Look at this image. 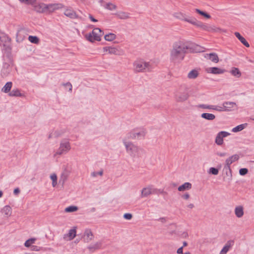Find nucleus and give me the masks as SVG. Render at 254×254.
<instances>
[{"instance_id": "f257e3e1", "label": "nucleus", "mask_w": 254, "mask_h": 254, "mask_svg": "<svg viewBox=\"0 0 254 254\" xmlns=\"http://www.w3.org/2000/svg\"><path fill=\"white\" fill-rule=\"evenodd\" d=\"M199 48L200 46L194 43L181 40L176 41L170 50V59L173 63H180L184 59L186 54L198 52Z\"/></svg>"}, {"instance_id": "4be33fe9", "label": "nucleus", "mask_w": 254, "mask_h": 254, "mask_svg": "<svg viewBox=\"0 0 254 254\" xmlns=\"http://www.w3.org/2000/svg\"><path fill=\"white\" fill-rule=\"evenodd\" d=\"M152 193L151 189L150 187H146L143 188L141 190V197H147L148 195Z\"/></svg>"}, {"instance_id": "e2e57ef3", "label": "nucleus", "mask_w": 254, "mask_h": 254, "mask_svg": "<svg viewBox=\"0 0 254 254\" xmlns=\"http://www.w3.org/2000/svg\"><path fill=\"white\" fill-rule=\"evenodd\" d=\"M187 245H188V243H187V242H186V241H184V242H183V246L182 247H186V246H187Z\"/></svg>"}, {"instance_id": "09e8293b", "label": "nucleus", "mask_w": 254, "mask_h": 254, "mask_svg": "<svg viewBox=\"0 0 254 254\" xmlns=\"http://www.w3.org/2000/svg\"><path fill=\"white\" fill-rule=\"evenodd\" d=\"M248 173V169L247 168H241L239 170V174L242 176H244Z\"/></svg>"}, {"instance_id": "de8ad7c7", "label": "nucleus", "mask_w": 254, "mask_h": 254, "mask_svg": "<svg viewBox=\"0 0 254 254\" xmlns=\"http://www.w3.org/2000/svg\"><path fill=\"white\" fill-rule=\"evenodd\" d=\"M212 110L217 111L218 112L225 111H224V109L223 108V107H220V106H215V105H213V107L212 108Z\"/></svg>"}, {"instance_id": "13d9d810", "label": "nucleus", "mask_w": 254, "mask_h": 254, "mask_svg": "<svg viewBox=\"0 0 254 254\" xmlns=\"http://www.w3.org/2000/svg\"><path fill=\"white\" fill-rule=\"evenodd\" d=\"M216 155L220 157H224L226 156L227 154L225 152H217Z\"/></svg>"}, {"instance_id": "a19ab883", "label": "nucleus", "mask_w": 254, "mask_h": 254, "mask_svg": "<svg viewBox=\"0 0 254 254\" xmlns=\"http://www.w3.org/2000/svg\"><path fill=\"white\" fill-rule=\"evenodd\" d=\"M197 107L198 108H201V109L212 110L213 105H205V104H199L197 106Z\"/></svg>"}, {"instance_id": "5701e85b", "label": "nucleus", "mask_w": 254, "mask_h": 254, "mask_svg": "<svg viewBox=\"0 0 254 254\" xmlns=\"http://www.w3.org/2000/svg\"><path fill=\"white\" fill-rule=\"evenodd\" d=\"M64 14L65 16L70 18L74 19L77 17L75 12L73 10L66 9L64 12Z\"/></svg>"}, {"instance_id": "b1692460", "label": "nucleus", "mask_w": 254, "mask_h": 254, "mask_svg": "<svg viewBox=\"0 0 254 254\" xmlns=\"http://www.w3.org/2000/svg\"><path fill=\"white\" fill-rule=\"evenodd\" d=\"M66 236H67L69 238V240H71L73 239L76 236V229L75 228L70 229L67 235H65L64 236V239H65Z\"/></svg>"}, {"instance_id": "37998d69", "label": "nucleus", "mask_w": 254, "mask_h": 254, "mask_svg": "<svg viewBox=\"0 0 254 254\" xmlns=\"http://www.w3.org/2000/svg\"><path fill=\"white\" fill-rule=\"evenodd\" d=\"M209 173L214 175H217L219 173V171L217 168L211 167L209 169Z\"/></svg>"}, {"instance_id": "0e129e2a", "label": "nucleus", "mask_w": 254, "mask_h": 254, "mask_svg": "<svg viewBox=\"0 0 254 254\" xmlns=\"http://www.w3.org/2000/svg\"><path fill=\"white\" fill-rule=\"evenodd\" d=\"M162 222H165L166 221L165 218L164 217L160 218Z\"/></svg>"}, {"instance_id": "f3484780", "label": "nucleus", "mask_w": 254, "mask_h": 254, "mask_svg": "<svg viewBox=\"0 0 254 254\" xmlns=\"http://www.w3.org/2000/svg\"><path fill=\"white\" fill-rule=\"evenodd\" d=\"M235 214L238 218H241L244 214V207L242 205H239L235 208Z\"/></svg>"}, {"instance_id": "e433bc0d", "label": "nucleus", "mask_w": 254, "mask_h": 254, "mask_svg": "<svg viewBox=\"0 0 254 254\" xmlns=\"http://www.w3.org/2000/svg\"><path fill=\"white\" fill-rule=\"evenodd\" d=\"M245 126L244 124L240 125L237 126V127H234L232 129V131L234 132L240 131L242 130L245 128Z\"/></svg>"}, {"instance_id": "a18cd8bd", "label": "nucleus", "mask_w": 254, "mask_h": 254, "mask_svg": "<svg viewBox=\"0 0 254 254\" xmlns=\"http://www.w3.org/2000/svg\"><path fill=\"white\" fill-rule=\"evenodd\" d=\"M21 2L27 4L34 5L36 0H19Z\"/></svg>"}, {"instance_id": "3c124183", "label": "nucleus", "mask_w": 254, "mask_h": 254, "mask_svg": "<svg viewBox=\"0 0 254 254\" xmlns=\"http://www.w3.org/2000/svg\"><path fill=\"white\" fill-rule=\"evenodd\" d=\"M124 218L127 220H130L132 218V215L130 213H125L124 215Z\"/></svg>"}, {"instance_id": "c85d7f7f", "label": "nucleus", "mask_w": 254, "mask_h": 254, "mask_svg": "<svg viewBox=\"0 0 254 254\" xmlns=\"http://www.w3.org/2000/svg\"><path fill=\"white\" fill-rule=\"evenodd\" d=\"M198 72L196 69L191 70L188 74L189 79H195L198 76Z\"/></svg>"}, {"instance_id": "c756f323", "label": "nucleus", "mask_w": 254, "mask_h": 254, "mask_svg": "<svg viewBox=\"0 0 254 254\" xmlns=\"http://www.w3.org/2000/svg\"><path fill=\"white\" fill-rule=\"evenodd\" d=\"M2 212L6 217H9L11 214V208L9 205H6L2 208Z\"/></svg>"}, {"instance_id": "bb28decb", "label": "nucleus", "mask_w": 254, "mask_h": 254, "mask_svg": "<svg viewBox=\"0 0 254 254\" xmlns=\"http://www.w3.org/2000/svg\"><path fill=\"white\" fill-rule=\"evenodd\" d=\"M206 55L209 57V59L212 62L215 63H217L219 62V58L216 53H210L209 54H206Z\"/></svg>"}, {"instance_id": "774afa93", "label": "nucleus", "mask_w": 254, "mask_h": 254, "mask_svg": "<svg viewBox=\"0 0 254 254\" xmlns=\"http://www.w3.org/2000/svg\"><path fill=\"white\" fill-rule=\"evenodd\" d=\"M184 254H191V253L190 252H187L185 253Z\"/></svg>"}, {"instance_id": "20e7f679", "label": "nucleus", "mask_w": 254, "mask_h": 254, "mask_svg": "<svg viewBox=\"0 0 254 254\" xmlns=\"http://www.w3.org/2000/svg\"><path fill=\"white\" fill-rule=\"evenodd\" d=\"M134 70L136 72L149 71V64L143 60L135 61L133 63Z\"/></svg>"}, {"instance_id": "ea45409f", "label": "nucleus", "mask_w": 254, "mask_h": 254, "mask_svg": "<svg viewBox=\"0 0 254 254\" xmlns=\"http://www.w3.org/2000/svg\"><path fill=\"white\" fill-rule=\"evenodd\" d=\"M50 178L52 180V186L55 187L57 184V175L55 174L51 175Z\"/></svg>"}, {"instance_id": "aec40b11", "label": "nucleus", "mask_w": 254, "mask_h": 254, "mask_svg": "<svg viewBox=\"0 0 254 254\" xmlns=\"http://www.w3.org/2000/svg\"><path fill=\"white\" fill-rule=\"evenodd\" d=\"M235 35L241 41V42L243 44H244L246 47H250V45H249V43L246 41V40L241 35V34L239 32H236L235 33Z\"/></svg>"}, {"instance_id": "69168bd1", "label": "nucleus", "mask_w": 254, "mask_h": 254, "mask_svg": "<svg viewBox=\"0 0 254 254\" xmlns=\"http://www.w3.org/2000/svg\"><path fill=\"white\" fill-rule=\"evenodd\" d=\"M53 136H54L53 134L51 133V134H49V136H48V138H49V139H50V138H51Z\"/></svg>"}, {"instance_id": "f704fd0d", "label": "nucleus", "mask_w": 254, "mask_h": 254, "mask_svg": "<svg viewBox=\"0 0 254 254\" xmlns=\"http://www.w3.org/2000/svg\"><path fill=\"white\" fill-rule=\"evenodd\" d=\"M195 11L196 12H197L199 14L204 16L206 18L209 19V18H210V17H211V16L209 14H208L207 13H206L205 12L201 11L199 9L196 8L195 9Z\"/></svg>"}, {"instance_id": "8fccbe9b", "label": "nucleus", "mask_w": 254, "mask_h": 254, "mask_svg": "<svg viewBox=\"0 0 254 254\" xmlns=\"http://www.w3.org/2000/svg\"><path fill=\"white\" fill-rule=\"evenodd\" d=\"M103 170H101L99 172H93L91 173V175L92 177H96L98 175H100V176H102L103 175Z\"/></svg>"}, {"instance_id": "6ab92c4d", "label": "nucleus", "mask_w": 254, "mask_h": 254, "mask_svg": "<svg viewBox=\"0 0 254 254\" xmlns=\"http://www.w3.org/2000/svg\"><path fill=\"white\" fill-rule=\"evenodd\" d=\"M191 187L192 185L190 183L186 182L182 185L179 186L178 188V190L180 191H183L186 190H189L191 189Z\"/></svg>"}, {"instance_id": "2f4dec72", "label": "nucleus", "mask_w": 254, "mask_h": 254, "mask_svg": "<svg viewBox=\"0 0 254 254\" xmlns=\"http://www.w3.org/2000/svg\"><path fill=\"white\" fill-rule=\"evenodd\" d=\"M24 33V29H20L19 30H18L17 34H16V41L18 42L22 41L24 37L22 35V33Z\"/></svg>"}, {"instance_id": "4c0bfd02", "label": "nucleus", "mask_w": 254, "mask_h": 254, "mask_svg": "<svg viewBox=\"0 0 254 254\" xmlns=\"http://www.w3.org/2000/svg\"><path fill=\"white\" fill-rule=\"evenodd\" d=\"M29 41L34 44H37L39 43V39L37 36H29L28 37Z\"/></svg>"}, {"instance_id": "2eb2a0df", "label": "nucleus", "mask_w": 254, "mask_h": 254, "mask_svg": "<svg viewBox=\"0 0 254 254\" xmlns=\"http://www.w3.org/2000/svg\"><path fill=\"white\" fill-rule=\"evenodd\" d=\"M225 111H231L232 109L237 106L234 102H224L222 104Z\"/></svg>"}, {"instance_id": "9d476101", "label": "nucleus", "mask_w": 254, "mask_h": 254, "mask_svg": "<svg viewBox=\"0 0 254 254\" xmlns=\"http://www.w3.org/2000/svg\"><path fill=\"white\" fill-rule=\"evenodd\" d=\"M70 149V145L69 141L64 140L61 143L57 154L59 155L62 154L64 152H67Z\"/></svg>"}, {"instance_id": "a211bd4d", "label": "nucleus", "mask_w": 254, "mask_h": 254, "mask_svg": "<svg viewBox=\"0 0 254 254\" xmlns=\"http://www.w3.org/2000/svg\"><path fill=\"white\" fill-rule=\"evenodd\" d=\"M85 240L87 242H89L94 238V235L90 229H86L84 232Z\"/></svg>"}, {"instance_id": "1a4fd4ad", "label": "nucleus", "mask_w": 254, "mask_h": 254, "mask_svg": "<svg viewBox=\"0 0 254 254\" xmlns=\"http://www.w3.org/2000/svg\"><path fill=\"white\" fill-rule=\"evenodd\" d=\"M189 94L187 90L180 89L176 94V99L177 102H183L189 98Z\"/></svg>"}, {"instance_id": "6e6d98bb", "label": "nucleus", "mask_w": 254, "mask_h": 254, "mask_svg": "<svg viewBox=\"0 0 254 254\" xmlns=\"http://www.w3.org/2000/svg\"><path fill=\"white\" fill-rule=\"evenodd\" d=\"M31 250L35 251H38L40 250V247L37 246H32L31 247Z\"/></svg>"}, {"instance_id": "603ef678", "label": "nucleus", "mask_w": 254, "mask_h": 254, "mask_svg": "<svg viewBox=\"0 0 254 254\" xmlns=\"http://www.w3.org/2000/svg\"><path fill=\"white\" fill-rule=\"evenodd\" d=\"M63 85L64 86L68 87H69V91L71 92L72 86L70 82H68L66 83H63Z\"/></svg>"}, {"instance_id": "5fc2aeb1", "label": "nucleus", "mask_w": 254, "mask_h": 254, "mask_svg": "<svg viewBox=\"0 0 254 254\" xmlns=\"http://www.w3.org/2000/svg\"><path fill=\"white\" fill-rule=\"evenodd\" d=\"M177 253L178 254H184L183 253V247L179 248L177 251Z\"/></svg>"}, {"instance_id": "9b49d317", "label": "nucleus", "mask_w": 254, "mask_h": 254, "mask_svg": "<svg viewBox=\"0 0 254 254\" xmlns=\"http://www.w3.org/2000/svg\"><path fill=\"white\" fill-rule=\"evenodd\" d=\"M230 134V133L225 131L219 132L216 137L215 143L218 145H221L223 143V137H227Z\"/></svg>"}, {"instance_id": "f8f14e48", "label": "nucleus", "mask_w": 254, "mask_h": 254, "mask_svg": "<svg viewBox=\"0 0 254 254\" xmlns=\"http://www.w3.org/2000/svg\"><path fill=\"white\" fill-rule=\"evenodd\" d=\"M240 158V156L238 154H234L228 158H227L225 161V167L228 168L229 170L231 171L230 165L233 162L238 161Z\"/></svg>"}, {"instance_id": "a878e982", "label": "nucleus", "mask_w": 254, "mask_h": 254, "mask_svg": "<svg viewBox=\"0 0 254 254\" xmlns=\"http://www.w3.org/2000/svg\"><path fill=\"white\" fill-rule=\"evenodd\" d=\"M9 96H15V97H23L24 95L20 93V90L18 89H13L11 91H10L9 94Z\"/></svg>"}, {"instance_id": "f03ea898", "label": "nucleus", "mask_w": 254, "mask_h": 254, "mask_svg": "<svg viewBox=\"0 0 254 254\" xmlns=\"http://www.w3.org/2000/svg\"><path fill=\"white\" fill-rule=\"evenodd\" d=\"M127 152L132 157H139L140 153L144 152L143 149L138 147L131 142H127L126 139L123 140Z\"/></svg>"}, {"instance_id": "cd10ccee", "label": "nucleus", "mask_w": 254, "mask_h": 254, "mask_svg": "<svg viewBox=\"0 0 254 254\" xmlns=\"http://www.w3.org/2000/svg\"><path fill=\"white\" fill-rule=\"evenodd\" d=\"M230 73L234 76L236 77H240L241 75V72L239 70L238 68L237 67H232L231 70L230 71Z\"/></svg>"}, {"instance_id": "4d7b16f0", "label": "nucleus", "mask_w": 254, "mask_h": 254, "mask_svg": "<svg viewBox=\"0 0 254 254\" xmlns=\"http://www.w3.org/2000/svg\"><path fill=\"white\" fill-rule=\"evenodd\" d=\"M62 134L61 133H60L59 131H56L53 133L54 136L55 137H58L60 136H61Z\"/></svg>"}, {"instance_id": "864d4df0", "label": "nucleus", "mask_w": 254, "mask_h": 254, "mask_svg": "<svg viewBox=\"0 0 254 254\" xmlns=\"http://www.w3.org/2000/svg\"><path fill=\"white\" fill-rule=\"evenodd\" d=\"M182 197L184 199L188 200L190 197V195L188 193H186L185 194L182 195Z\"/></svg>"}, {"instance_id": "423d86ee", "label": "nucleus", "mask_w": 254, "mask_h": 254, "mask_svg": "<svg viewBox=\"0 0 254 254\" xmlns=\"http://www.w3.org/2000/svg\"><path fill=\"white\" fill-rule=\"evenodd\" d=\"M0 45L2 46V50L9 52L11 50V39L6 35L0 36Z\"/></svg>"}, {"instance_id": "7ed1b4c3", "label": "nucleus", "mask_w": 254, "mask_h": 254, "mask_svg": "<svg viewBox=\"0 0 254 254\" xmlns=\"http://www.w3.org/2000/svg\"><path fill=\"white\" fill-rule=\"evenodd\" d=\"M183 17L181 19L182 20L188 22L191 24L196 26V27L200 28L203 30L207 31H210L213 30L212 28H211L209 25H206L201 21H199L197 20L195 18L193 17H184L183 16Z\"/></svg>"}, {"instance_id": "79ce46f5", "label": "nucleus", "mask_w": 254, "mask_h": 254, "mask_svg": "<svg viewBox=\"0 0 254 254\" xmlns=\"http://www.w3.org/2000/svg\"><path fill=\"white\" fill-rule=\"evenodd\" d=\"M105 8L110 10H113L116 9L117 8V6L116 5H115L112 3L109 2L106 4V5L105 6Z\"/></svg>"}, {"instance_id": "c9c22d12", "label": "nucleus", "mask_w": 254, "mask_h": 254, "mask_svg": "<svg viewBox=\"0 0 254 254\" xmlns=\"http://www.w3.org/2000/svg\"><path fill=\"white\" fill-rule=\"evenodd\" d=\"M78 210V207L76 206H69L66 207L64 211L66 212H75Z\"/></svg>"}, {"instance_id": "49530a36", "label": "nucleus", "mask_w": 254, "mask_h": 254, "mask_svg": "<svg viewBox=\"0 0 254 254\" xmlns=\"http://www.w3.org/2000/svg\"><path fill=\"white\" fill-rule=\"evenodd\" d=\"M67 177V174L65 173H63L60 180V183L62 181V184H64Z\"/></svg>"}, {"instance_id": "58836bf2", "label": "nucleus", "mask_w": 254, "mask_h": 254, "mask_svg": "<svg viewBox=\"0 0 254 254\" xmlns=\"http://www.w3.org/2000/svg\"><path fill=\"white\" fill-rule=\"evenodd\" d=\"M35 240L36 239L35 238L29 239L25 242L24 246L27 248L30 247L31 244H34L35 243Z\"/></svg>"}, {"instance_id": "338daca9", "label": "nucleus", "mask_w": 254, "mask_h": 254, "mask_svg": "<svg viewBox=\"0 0 254 254\" xmlns=\"http://www.w3.org/2000/svg\"><path fill=\"white\" fill-rule=\"evenodd\" d=\"M3 193L2 191L0 190V197H1L2 196Z\"/></svg>"}, {"instance_id": "680f3d73", "label": "nucleus", "mask_w": 254, "mask_h": 254, "mask_svg": "<svg viewBox=\"0 0 254 254\" xmlns=\"http://www.w3.org/2000/svg\"><path fill=\"white\" fill-rule=\"evenodd\" d=\"M194 206L193 204H192V203H190L188 205V207L191 208V209L193 208L194 207Z\"/></svg>"}, {"instance_id": "4468645a", "label": "nucleus", "mask_w": 254, "mask_h": 254, "mask_svg": "<svg viewBox=\"0 0 254 254\" xmlns=\"http://www.w3.org/2000/svg\"><path fill=\"white\" fill-rule=\"evenodd\" d=\"M11 71V67L8 64L4 63L1 71V75L2 77L7 76Z\"/></svg>"}, {"instance_id": "0eeeda50", "label": "nucleus", "mask_w": 254, "mask_h": 254, "mask_svg": "<svg viewBox=\"0 0 254 254\" xmlns=\"http://www.w3.org/2000/svg\"><path fill=\"white\" fill-rule=\"evenodd\" d=\"M104 52H108L109 54L117 56L124 55V51L119 47H104L103 48Z\"/></svg>"}, {"instance_id": "6e6552de", "label": "nucleus", "mask_w": 254, "mask_h": 254, "mask_svg": "<svg viewBox=\"0 0 254 254\" xmlns=\"http://www.w3.org/2000/svg\"><path fill=\"white\" fill-rule=\"evenodd\" d=\"M145 133L146 132L144 130H142L140 132H137L133 130L128 133L125 139H126L127 140L129 139H140L141 137H144Z\"/></svg>"}, {"instance_id": "ddd939ff", "label": "nucleus", "mask_w": 254, "mask_h": 254, "mask_svg": "<svg viewBox=\"0 0 254 254\" xmlns=\"http://www.w3.org/2000/svg\"><path fill=\"white\" fill-rule=\"evenodd\" d=\"M60 4L55 3L50 4H44L43 10L45 11L47 10L49 12H52L55 10L58 9L60 8Z\"/></svg>"}, {"instance_id": "412c9836", "label": "nucleus", "mask_w": 254, "mask_h": 254, "mask_svg": "<svg viewBox=\"0 0 254 254\" xmlns=\"http://www.w3.org/2000/svg\"><path fill=\"white\" fill-rule=\"evenodd\" d=\"M208 71L213 74H222L225 71V70L217 67H213L209 68Z\"/></svg>"}, {"instance_id": "39448f33", "label": "nucleus", "mask_w": 254, "mask_h": 254, "mask_svg": "<svg viewBox=\"0 0 254 254\" xmlns=\"http://www.w3.org/2000/svg\"><path fill=\"white\" fill-rule=\"evenodd\" d=\"M103 35V32L99 28H95L91 33H89L86 35L87 39L91 42H94L95 41H101V37Z\"/></svg>"}, {"instance_id": "72a5a7b5", "label": "nucleus", "mask_w": 254, "mask_h": 254, "mask_svg": "<svg viewBox=\"0 0 254 254\" xmlns=\"http://www.w3.org/2000/svg\"><path fill=\"white\" fill-rule=\"evenodd\" d=\"M116 36L114 33H109L106 34L104 36V38L106 41H112L116 39Z\"/></svg>"}, {"instance_id": "052dcab7", "label": "nucleus", "mask_w": 254, "mask_h": 254, "mask_svg": "<svg viewBox=\"0 0 254 254\" xmlns=\"http://www.w3.org/2000/svg\"><path fill=\"white\" fill-rule=\"evenodd\" d=\"M89 18L93 22H97V20L96 19L94 18L93 17V16L92 15H91V14H89Z\"/></svg>"}, {"instance_id": "393cba45", "label": "nucleus", "mask_w": 254, "mask_h": 254, "mask_svg": "<svg viewBox=\"0 0 254 254\" xmlns=\"http://www.w3.org/2000/svg\"><path fill=\"white\" fill-rule=\"evenodd\" d=\"M201 117L209 121H212L215 119V116L214 114L206 113H202Z\"/></svg>"}, {"instance_id": "7c9ffc66", "label": "nucleus", "mask_w": 254, "mask_h": 254, "mask_svg": "<svg viewBox=\"0 0 254 254\" xmlns=\"http://www.w3.org/2000/svg\"><path fill=\"white\" fill-rule=\"evenodd\" d=\"M12 85V83L11 82H7L2 88L1 91L4 93L10 92Z\"/></svg>"}, {"instance_id": "dca6fc26", "label": "nucleus", "mask_w": 254, "mask_h": 254, "mask_svg": "<svg viewBox=\"0 0 254 254\" xmlns=\"http://www.w3.org/2000/svg\"><path fill=\"white\" fill-rule=\"evenodd\" d=\"M102 243L101 242H97L96 243L90 245L87 247L90 252L93 253L96 250H99L101 248Z\"/></svg>"}, {"instance_id": "bf43d9fd", "label": "nucleus", "mask_w": 254, "mask_h": 254, "mask_svg": "<svg viewBox=\"0 0 254 254\" xmlns=\"http://www.w3.org/2000/svg\"><path fill=\"white\" fill-rule=\"evenodd\" d=\"M20 192V190L19 188H16L14 190L13 193L14 194L17 195Z\"/></svg>"}, {"instance_id": "473e14b6", "label": "nucleus", "mask_w": 254, "mask_h": 254, "mask_svg": "<svg viewBox=\"0 0 254 254\" xmlns=\"http://www.w3.org/2000/svg\"><path fill=\"white\" fill-rule=\"evenodd\" d=\"M116 15L120 19H126L129 18V14L125 12H120Z\"/></svg>"}, {"instance_id": "c03bdc74", "label": "nucleus", "mask_w": 254, "mask_h": 254, "mask_svg": "<svg viewBox=\"0 0 254 254\" xmlns=\"http://www.w3.org/2000/svg\"><path fill=\"white\" fill-rule=\"evenodd\" d=\"M231 244L229 242H228L225 246L223 247L221 251L225 253H227V252L229 250Z\"/></svg>"}]
</instances>
